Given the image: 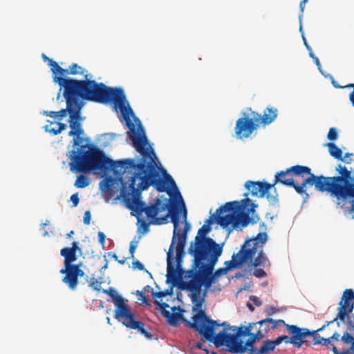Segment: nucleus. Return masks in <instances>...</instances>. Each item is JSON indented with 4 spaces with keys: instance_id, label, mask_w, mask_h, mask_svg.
Returning a JSON list of instances; mask_svg holds the SVG:
<instances>
[{
    "instance_id": "1",
    "label": "nucleus",
    "mask_w": 354,
    "mask_h": 354,
    "mask_svg": "<svg viewBox=\"0 0 354 354\" xmlns=\"http://www.w3.org/2000/svg\"><path fill=\"white\" fill-rule=\"evenodd\" d=\"M156 176L154 182L146 188H140L142 179L137 177L138 168H128L126 173L133 174L130 177L129 196L124 198L127 207L137 218L144 232L149 231V224L165 223L169 217L174 224L173 236L167 253V282H176L184 273L183 260L185 256V245L190 224L187 221V212L183 197L177 189L172 177L167 174L165 180L160 178L156 170V156H151Z\"/></svg>"
},
{
    "instance_id": "2",
    "label": "nucleus",
    "mask_w": 354,
    "mask_h": 354,
    "mask_svg": "<svg viewBox=\"0 0 354 354\" xmlns=\"http://www.w3.org/2000/svg\"><path fill=\"white\" fill-rule=\"evenodd\" d=\"M81 109L79 108L77 111L71 115L68 120L71 131L69 136L73 137V145L80 146L77 151L73 150L71 152L69 158L70 168L72 171L88 173L93 171H107L113 170L115 174H125L128 168H138L137 176L133 178V181L138 176L142 179L140 183V188H146L151 183L154 182L156 173L154 170L152 154L149 153V157L145 160V165L149 163L151 168L145 167L142 169L138 167L139 162L136 163L134 159H124L114 161L106 156L104 153L100 149L88 145H82L84 139L82 138L84 134L81 121ZM154 157V155H153Z\"/></svg>"
},
{
    "instance_id": "3",
    "label": "nucleus",
    "mask_w": 354,
    "mask_h": 354,
    "mask_svg": "<svg viewBox=\"0 0 354 354\" xmlns=\"http://www.w3.org/2000/svg\"><path fill=\"white\" fill-rule=\"evenodd\" d=\"M353 308L354 291L351 289H346L338 304L336 317L333 320L326 322L321 328L310 331L308 328H299L297 326L285 323L283 325L291 335L290 344L295 347L300 348L303 344L308 343L305 338L312 336L314 344L326 346L333 351V354H354V337L349 333L345 332L342 336H340L339 333L335 332L328 338L317 335V333L324 330L326 326L338 320L354 328V317L349 316V313L353 312Z\"/></svg>"
},
{
    "instance_id": "4",
    "label": "nucleus",
    "mask_w": 354,
    "mask_h": 354,
    "mask_svg": "<svg viewBox=\"0 0 354 354\" xmlns=\"http://www.w3.org/2000/svg\"><path fill=\"white\" fill-rule=\"evenodd\" d=\"M92 77V75L90 77L86 76L84 100L104 104L113 102L115 109H119L129 129V138L131 140L133 147L142 156L138 167L141 169L145 167L151 168V165H145V160L149 157V153L153 156V150L150 146L147 147L148 140L142 127L139 125L136 131L134 124L131 122L133 112L126 100L123 90L121 88L108 87L103 83L91 80ZM151 163V162L149 164Z\"/></svg>"
},
{
    "instance_id": "5",
    "label": "nucleus",
    "mask_w": 354,
    "mask_h": 354,
    "mask_svg": "<svg viewBox=\"0 0 354 354\" xmlns=\"http://www.w3.org/2000/svg\"><path fill=\"white\" fill-rule=\"evenodd\" d=\"M222 252L223 248L192 259L191 268L187 271L184 270L183 276L174 283H177L179 279L184 277L185 281L180 283V288L191 292L192 301L195 304L194 310H196L197 308L202 306L203 299H198L202 286L205 287V290H208L217 277L227 272L225 268H220L213 272Z\"/></svg>"
},
{
    "instance_id": "6",
    "label": "nucleus",
    "mask_w": 354,
    "mask_h": 354,
    "mask_svg": "<svg viewBox=\"0 0 354 354\" xmlns=\"http://www.w3.org/2000/svg\"><path fill=\"white\" fill-rule=\"evenodd\" d=\"M192 325L199 330L201 340L212 342L217 348L226 346L232 353H242L244 348L240 337L250 335L254 327H257V324L252 323L248 326L230 327L226 322L221 324L211 319L205 311L200 312Z\"/></svg>"
},
{
    "instance_id": "7",
    "label": "nucleus",
    "mask_w": 354,
    "mask_h": 354,
    "mask_svg": "<svg viewBox=\"0 0 354 354\" xmlns=\"http://www.w3.org/2000/svg\"><path fill=\"white\" fill-rule=\"evenodd\" d=\"M268 240L266 232H259L255 237L247 240L241 249L236 254H233L232 260L225 262V268L228 272L233 268H239L243 263H248L247 268L249 272L252 270V274L257 278L267 276L263 268L269 266L270 262L263 252V245Z\"/></svg>"
},
{
    "instance_id": "8",
    "label": "nucleus",
    "mask_w": 354,
    "mask_h": 354,
    "mask_svg": "<svg viewBox=\"0 0 354 354\" xmlns=\"http://www.w3.org/2000/svg\"><path fill=\"white\" fill-rule=\"evenodd\" d=\"M241 203L242 205L238 201L227 202L216 210L218 213L216 222L223 228H227L230 225L233 229L240 225L245 227L250 223H256L259 220L257 216L253 215L257 205L249 198L242 200Z\"/></svg>"
},
{
    "instance_id": "9",
    "label": "nucleus",
    "mask_w": 354,
    "mask_h": 354,
    "mask_svg": "<svg viewBox=\"0 0 354 354\" xmlns=\"http://www.w3.org/2000/svg\"><path fill=\"white\" fill-rule=\"evenodd\" d=\"M348 169L346 166L338 164L335 167L337 176H324L323 175H310L308 176V178L303 181V183H301V184L295 183L294 185H290V187H293L298 194L305 195L306 199L309 197L306 190L307 185L310 186L314 185L317 191L322 193H326L329 194L330 197L335 198Z\"/></svg>"
},
{
    "instance_id": "10",
    "label": "nucleus",
    "mask_w": 354,
    "mask_h": 354,
    "mask_svg": "<svg viewBox=\"0 0 354 354\" xmlns=\"http://www.w3.org/2000/svg\"><path fill=\"white\" fill-rule=\"evenodd\" d=\"M114 317L124 326L130 329L136 330L147 339H152V335L144 328V323L135 319V315L131 312L128 300L122 297L115 299Z\"/></svg>"
},
{
    "instance_id": "11",
    "label": "nucleus",
    "mask_w": 354,
    "mask_h": 354,
    "mask_svg": "<svg viewBox=\"0 0 354 354\" xmlns=\"http://www.w3.org/2000/svg\"><path fill=\"white\" fill-rule=\"evenodd\" d=\"M211 229V226L203 225L198 230L194 240L190 243L188 248V254L192 257V259L205 256L207 254L223 248L222 245L207 236Z\"/></svg>"
},
{
    "instance_id": "12",
    "label": "nucleus",
    "mask_w": 354,
    "mask_h": 354,
    "mask_svg": "<svg viewBox=\"0 0 354 354\" xmlns=\"http://www.w3.org/2000/svg\"><path fill=\"white\" fill-rule=\"evenodd\" d=\"M53 82L60 86L57 99L60 97V92L64 88V97L66 102H71L77 106H82L80 99L84 100L85 80H77L74 79H66L58 75H53Z\"/></svg>"
},
{
    "instance_id": "13",
    "label": "nucleus",
    "mask_w": 354,
    "mask_h": 354,
    "mask_svg": "<svg viewBox=\"0 0 354 354\" xmlns=\"http://www.w3.org/2000/svg\"><path fill=\"white\" fill-rule=\"evenodd\" d=\"M154 304L156 306H158L160 309L161 310V313L162 315L167 319L168 324L172 326H176L180 324V321L181 320L185 323L187 326L194 329L199 333V330L196 329L194 326H193L192 324H194L196 321V316L200 313L201 311H204L203 310H198L197 313L192 317L193 322H191L187 320L183 315V313L185 310L181 308L180 306L178 307H173L171 308L173 313H170L166 308H169V306L166 303L160 304L158 300L154 301Z\"/></svg>"
},
{
    "instance_id": "14",
    "label": "nucleus",
    "mask_w": 354,
    "mask_h": 354,
    "mask_svg": "<svg viewBox=\"0 0 354 354\" xmlns=\"http://www.w3.org/2000/svg\"><path fill=\"white\" fill-rule=\"evenodd\" d=\"M243 115L236 120L234 127L235 135L241 140L249 138L259 126L258 118L255 115H252V118H249L245 113Z\"/></svg>"
},
{
    "instance_id": "15",
    "label": "nucleus",
    "mask_w": 354,
    "mask_h": 354,
    "mask_svg": "<svg viewBox=\"0 0 354 354\" xmlns=\"http://www.w3.org/2000/svg\"><path fill=\"white\" fill-rule=\"evenodd\" d=\"M245 187L253 196L263 198L266 196L269 203L272 205L275 204L278 201L277 194L272 195L269 193L270 189L274 187L273 184L248 180L245 183Z\"/></svg>"
},
{
    "instance_id": "16",
    "label": "nucleus",
    "mask_w": 354,
    "mask_h": 354,
    "mask_svg": "<svg viewBox=\"0 0 354 354\" xmlns=\"http://www.w3.org/2000/svg\"><path fill=\"white\" fill-rule=\"evenodd\" d=\"M82 266V263L74 266H66L59 271L61 274L65 275L62 281L72 290H75L77 286L78 277L85 275L84 272L81 269Z\"/></svg>"
},
{
    "instance_id": "17",
    "label": "nucleus",
    "mask_w": 354,
    "mask_h": 354,
    "mask_svg": "<svg viewBox=\"0 0 354 354\" xmlns=\"http://www.w3.org/2000/svg\"><path fill=\"white\" fill-rule=\"evenodd\" d=\"M50 65L52 66V73L53 75H58L60 77L66 76V75H82L84 80L86 76L90 77L92 75L88 74V71L79 66L76 63H73L68 69H64L61 68L55 61H50Z\"/></svg>"
},
{
    "instance_id": "18",
    "label": "nucleus",
    "mask_w": 354,
    "mask_h": 354,
    "mask_svg": "<svg viewBox=\"0 0 354 354\" xmlns=\"http://www.w3.org/2000/svg\"><path fill=\"white\" fill-rule=\"evenodd\" d=\"M266 333V329H259L256 332H252L250 333L249 338L247 339L246 342L242 341V347H243L244 351L241 354L247 352V354H266L267 353H261V346L260 348H255L254 347V343L261 339L264 337V335Z\"/></svg>"
},
{
    "instance_id": "19",
    "label": "nucleus",
    "mask_w": 354,
    "mask_h": 354,
    "mask_svg": "<svg viewBox=\"0 0 354 354\" xmlns=\"http://www.w3.org/2000/svg\"><path fill=\"white\" fill-rule=\"evenodd\" d=\"M77 242H73L71 247H66L61 250L60 255L64 258V266H74L75 262L77 259V252L80 255L82 254V249L78 247Z\"/></svg>"
},
{
    "instance_id": "20",
    "label": "nucleus",
    "mask_w": 354,
    "mask_h": 354,
    "mask_svg": "<svg viewBox=\"0 0 354 354\" xmlns=\"http://www.w3.org/2000/svg\"><path fill=\"white\" fill-rule=\"evenodd\" d=\"M251 115H254L256 118H258L259 124L266 126L271 124L277 118L278 110L277 108L269 106L264 110L262 115L254 111H252Z\"/></svg>"
},
{
    "instance_id": "21",
    "label": "nucleus",
    "mask_w": 354,
    "mask_h": 354,
    "mask_svg": "<svg viewBox=\"0 0 354 354\" xmlns=\"http://www.w3.org/2000/svg\"><path fill=\"white\" fill-rule=\"evenodd\" d=\"M290 340H292V337H288V335H281L276 338L274 340L266 339L263 341L261 345V353H268L270 351H273L275 347L279 345L282 342H284L286 344H290Z\"/></svg>"
},
{
    "instance_id": "22",
    "label": "nucleus",
    "mask_w": 354,
    "mask_h": 354,
    "mask_svg": "<svg viewBox=\"0 0 354 354\" xmlns=\"http://www.w3.org/2000/svg\"><path fill=\"white\" fill-rule=\"evenodd\" d=\"M291 171L293 173L294 181L297 183H303L310 175H315L311 173L310 168L306 166L295 165L291 167Z\"/></svg>"
},
{
    "instance_id": "23",
    "label": "nucleus",
    "mask_w": 354,
    "mask_h": 354,
    "mask_svg": "<svg viewBox=\"0 0 354 354\" xmlns=\"http://www.w3.org/2000/svg\"><path fill=\"white\" fill-rule=\"evenodd\" d=\"M281 183L286 186L294 185L293 173L291 171V167L288 168L286 171H281L277 172L274 176V181L273 185L277 183Z\"/></svg>"
},
{
    "instance_id": "24",
    "label": "nucleus",
    "mask_w": 354,
    "mask_h": 354,
    "mask_svg": "<svg viewBox=\"0 0 354 354\" xmlns=\"http://www.w3.org/2000/svg\"><path fill=\"white\" fill-rule=\"evenodd\" d=\"M254 324H257V326H259V329H266L267 333L270 329L277 328L279 324H285V321L283 319L274 320L272 318H266Z\"/></svg>"
},
{
    "instance_id": "25",
    "label": "nucleus",
    "mask_w": 354,
    "mask_h": 354,
    "mask_svg": "<svg viewBox=\"0 0 354 354\" xmlns=\"http://www.w3.org/2000/svg\"><path fill=\"white\" fill-rule=\"evenodd\" d=\"M48 122H49V124H46L44 127V129L46 132H48L52 135H58L66 129V124L64 123L53 122L49 120H48Z\"/></svg>"
},
{
    "instance_id": "26",
    "label": "nucleus",
    "mask_w": 354,
    "mask_h": 354,
    "mask_svg": "<svg viewBox=\"0 0 354 354\" xmlns=\"http://www.w3.org/2000/svg\"><path fill=\"white\" fill-rule=\"evenodd\" d=\"M326 146L328 148L329 153L331 156L335 158V159L340 160L344 161V159L342 157V151L339 149L335 143L328 142L326 144ZM346 163H350L348 161H346Z\"/></svg>"
},
{
    "instance_id": "27",
    "label": "nucleus",
    "mask_w": 354,
    "mask_h": 354,
    "mask_svg": "<svg viewBox=\"0 0 354 354\" xmlns=\"http://www.w3.org/2000/svg\"><path fill=\"white\" fill-rule=\"evenodd\" d=\"M79 108H82V106H77L72 104L71 102H66V108L62 109L58 111L59 113V119L61 120L65 117L67 112L69 114V118H71V115L74 114Z\"/></svg>"
},
{
    "instance_id": "28",
    "label": "nucleus",
    "mask_w": 354,
    "mask_h": 354,
    "mask_svg": "<svg viewBox=\"0 0 354 354\" xmlns=\"http://www.w3.org/2000/svg\"><path fill=\"white\" fill-rule=\"evenodd\" d=\"M89 185V180L88 178L84 175H80L77 176L75 182V186L77 188H84Z\"/></svg>"
},
{
    "instance_id": "29",
    "label": "nucleus",
    "mask_w": 354,
    "mask_h": 354,
    "mask_svg": "<svg viewBox=\"0 0 354 354\" xmlns=\"http://www.w3.org/2000/svg\"><path fill=\"white\" fill-rule=\"evenodd\" d=\"M113 179L108 178L100 182V186L102 192H109L112 186Z\"/></svg>"
},
{
    "instance_id": "30",
    "label": "nucleus",
    "mask_w": 354,
    "mask_h": 354,
    "mask_svg": "<svg viewBox=\"0 0 354 354\" xmlns=\"http://www.w3.org/2000/svg\"><path fill=\"white\" fill-rule=\"evenodd\" d=\"M103 292L107 294L112 299L113 303L115 302L116 298L122 297V296L119 295L112 288H110L108 290H103Z\"/></svg>"
},
{
    "instance_id": "31",
    "label": "nucleus",
    "mask_w": 354,
    "mask_h": 354,
    "mask_svg": "<svg viewBox=\"0 0 354 354\" xmlns=\"http://www.w3.org/2000/svg\"><path fill=\"white\" fill-rule=\"evenodd\" d=\"M337 132L335 128H330L328 131L327 138L330 140H335L337 138Z\"/></svg>"
},
{
    "instance_id": "32",
    "label": "nucleus",
    "mask_w": 354,
    "mask_h": 354,
    "mask_svg": "<svg viewBox=\"0 0 354 354\" xmlns=\"http://www.w3.org/2000/svg\"><path fill=\"white\" fill-rule=\"evenodd\" d=\"M90 286L93 290L99 291L100 290L101 282H99L97 280L94 279L90 283Z\"/></svg>"
},
{
    "instance_id": "33",
    "label": "nucleus",
    "mask_w": 354,
    "mask_h": 354,
    "mask_svg": "<svg viewBox=\"0 0 354 354\" xmlns=\"http://www.w3.org/2000/svg\"><path fill=\"white\" fill-rule=\"evenodd\" d=\"M132 267L134 269H138L139 270H143L145 269L144 265L139 261L136 260L132 263Z\"/></svg>"
},
{
    "instance_id": "34",
    "label": "nucleus",
    "mask_w": 354,
    "mask_h": 354,
    "mask_svg": "<svg viewBox=\"0 0 354 354\" xmlns=\"http://www.w3.org/2000/svg\"><path fill=\"white\" fill-rule=\"evenodd\" d=\"M250 300L253 302V304L257 306H260L262 305V301L260 300V299L254 295H251L250 297Z\"/></svg>"
},
{
    "instance_id": "35",
    "label": "nucleus",
    "mask_w": 354,
    "mask_h": 354,
    "mask_svg": "<svg viewBox=\"0 0 354 354\" xmlns=\"http://www.w3.org/2000/svg\"><path fill=\"white\" fill-rule=\"evenodd\" d=\"M71 201L73 203V207L77 206V205L79 203V201H80L79 197H78V193L73 194L71 196Z\"/></svg>"
},
{
    "instance_id": "36",
    "label": "nucleus",
    "mask_w": 354,
    "mask_h": 354,
    "mask_svg": "<svg viewBox=\"0 0 354 354\" xmlns=\"http://www.w3.org/2000/svg\"><path fill=\"white\" fill-rule=\"evenodd\" d=\"M91 215L89 211H86L84 214V223L86 225H89L91 222Z\"/></svg>"
},
{
    "instance_id": "37",
    "label": "nucleus",
    "mask_w": 354,
    "mask_h": 354,
    "mask_svg": "<svg viewBox=\"0 0 354 354\" xmlns=\"http://www.w3.org/2000/svg\"><path fill=\"white\" fill-rule=\"evenodd\" d=\"M136 248H137V243L131 242L130 243L129 252L131 254V258L133 259H134V252H135Z\"/></svg>"
},
{
    "instance_id": "38",
    "label": "nucleus",
    "mask_w": 354,
    "mask_h": 354,
    "mask_svg": "<svg viewBox=\"0 0 354 354\" xmlns=\"http://www.w3.org/2000/svg\"><path fill=\"white\" fill-rule=\"evenodd\" d=\"M167 295V292L166 291H160L153 292L152 295L154 298H162Z\"/></svg>"
},
{
    "instance_id": "39",
    "label": "nucleus",
    "mask_w": 354,
    "mask_h": 354,
    "mask_svg": "<svg viewBox=\"0 0 354 354\" xmlns=\"http://www.w3.org/2000/svg\"><path fill=\"white\" fill-rule=\"evenodd\" d=\"M46 115L50 118H59V113H58V111H46Z\"/></svg>"
},
{
    "instance_id": "40",
    "label": "nucleus",
    "mask_w": 354,
    "mask_h": 354,
    "mask_svg": "<svg viewBox=\"0 0 354 354\" xmlns=\"http://www.w3.org/2000/svg\"><path fill=\"white\" fill-rule=\"evenodd\" d=\"M97 235H98L99 242L102 245H104V241H105V238H106L105 234L102 232H99Z\"/></svg>"
},
{
    "instance_id": "41",
    "label": "nucleus",
    "mask_w": 354,
    "mask_h": 354,
    "mask_svg": "<svg viewBox=\"0 0 354 354\" xmlns=\"http://www.w3.org/2000/svg\"><path fill=\"white\" fill-rule=\"evenodd\" d=\"M137 295L140 296L139 300H141L143 304H146L147 302V297L143 295L142 292L138 291Z\"/></svg>"
},
{
    "instance_id": "42",
    "label": "nucleus",
    "mask_w": 354,
    "mask_h": 354,
    "mask_svg": "<svg viewBox=\"0 0 354 354\" xmlns=\"http://www.w3.org/2000/svg\"><path fill=\"white\" fill-rule=\"evenodd\" d=\"M195 346L201 350L204 351L207 353H209V351L206 348L204 347V345L202 342H197Z\"/></svg>"
},
{
    "instance_id": "43",
    "label": "nucleus",
    "mask_w": 354,
    "mask_h": 354,
    "mask_svg": "<svg viewBox=\"0 0 354 354\" xmlns=\"http://www.w3.org/2000/svg\"><path fill=\"white\" fill-rule=\"evenodd\" d=\"M349 86L353 88V91L349 95V99L352 103V105L354 106V84H350Z\"/></svg>"
},
{
    "instance_id": "44",
    "label": "nucleus",
    "mask_w": 354,
    "mask_h": 354,
    "mask_svg": "<svg viewBox=\"0 0 354 354\" xmlns=\"http://www.w3.org/2000/svg\"><path fill=\"white\" fill-rule=\"evenodd\" d=\"M310 56L313 59L315 63L316 64V65L319 67L320 66V62H319V59L315 56V55L313 53H310Z\"/></svg>"
},
{
    "instance_id": "45",
    "label": "nucleus",
    "mask_w": 354,
    "mask_h": 354,
    "mask_svg": "<svg viewBox=\"0 0 354 354\" xmlns=\"http://www.w3.org/2000/svg\"><path fill=\"white\" fill-rule=\"evenodd\" d=\"M42 58L45 62H48V66H50V70L52 71V66L50 65V61H53L52 59L48 58L45 54L42 55Z\"/></svg>"
},
{
    "instance_id": "46",
    "label": "nucleus",
    "mask_w": 354,
    "mask_h": 354,
    "mask_svg": "<svg viewBox=\"0 0 354 354\" xmlns=\"http://www.w3.org/2000/svg\"><path fill=\"white\" fill-rule=\"evenodd\" d=\"M308 0H303L302 1H301L300 3V5H299V8H300V10H301V12H304V4L306 3L307 2Z\"/></svg>"
},
{
    "instance_id": "47",
    "label": "nucleus",
    "mask_w": 354,
    "mask_h": 354,
    "mask_svg": "<svg viewBox=\"0 0 354 354\" xmlns=\"http://www.w3.org/2000/svg\"><path fill=\"white\" fill-rule=\"evenodd\" d=\"M112 258H113L115 261H118V263L123 264L124 263V260H118V256L115 254H112Z\"/></svg>"
},
{
    "instance_id": "48",
    "label": "nucleus",
    "mask_w": 354,
    "mask_h": 354,
    "mask_svg": "<svg viewBox=\"0 0 354 354\" xmlns=\"http://www.w3.org/2000/svg\"><path fill=\"white\" fill-rule=\"evenodd\" d=\"M213 223V220H212V218L210 217L209 218H208L206 221H205V223L204 225H208V226H211V225Z\"/></svg>"
},
{
    "instance_id": "49",
    "label": "nucleus",
    "mask_w": 354,
    "mask_h": 354,
    "mask_svg": "<svg viewBox=\"0 0 354 354\" xmlns=\"http://www.w3.org/2000/svg\"><path fill=\"white\" fill-rule=\"evenodd\" d=\"M247 306H248V308L251 311H254V307L252 306V304H250V303H249V302H248V303L247 304Z\"/></svg>"
},
{
    "instance_id": "50",
    "label": "nucleus",
    "mask_w": 354,
    "mask_h": 354,
    "mask_svg": "<svg viewBox=\"0 0 354 354\" xmlns=\"http://www.w3.org/2000/svg\"><path fill=\"white\" fill-rule=\"evenodd\" d=\"M74 231L73 230H71L67 234H66V236L68 239H70L72 237V236L74 234Z\"/></svg>"
},
{
    "instance_id": "51",
    "label": "nucleus",
    "mask_w": 354,
    "mask_h": 354,
    "mask_svg": "<svg viewBox=\"0 0 354 354\" xmlns=\"http://www.w3.org/2000/svg\"><path fill=\"white\" fill-rule=\"evenodd\" d=\"M351 155H352V153H346L345 155H344V158H348Z\"/></svg>"
},
{
    "instance_id": "52",
    "label": "nucleus",
    "mask_w": 354,
    "mask_h": 354,
    "mask_svg": "<svg viewBox=\"0 0 354 354\" xmlns=\"http://www.w3.org/2000/svg\"><path fill=\"white\" fill-rule=\"evenodd\" d=\"M304 44H305V45H306V48H307L308 50H310V47L307 45V43H306V40H305V39H304Z\"/></svg>"
},
{
    "instance_id": "53",
    "label": "nucleus",
    "mask_w": 354,
    "mask_h": 354,
    "mask_svg": "<svg viewBox=\"0 0 354 354\" xmlns=\"http://www.w3.org/2000/svg\"><path fill=\"white\" fill-rule=\"evenodd\" d=\"M259 326L258 327V326H257V327H254L252 330H254V332H256L257 330H259Z\"/></svg>"
},
{
    "instance_id": "54",
    "label": "nucleus",
    "mask_w": 354,
    "mask_h": 354,
    "mask_svg": "<svg viewBox=\"0 0 354 354\" xmlns=\"http://www.w3.org/2000/svg\"><path fill=\"white\" fill-rule=\"evenodd\" d=\"M106 321H107L108 324H111L110 318L109 317H106Z\"/></svg>"
}]
</instances>
